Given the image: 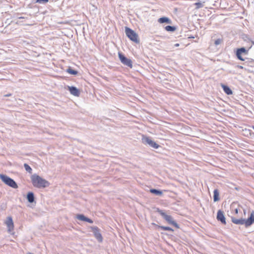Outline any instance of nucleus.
<instances>
[{
	"mask_svg": "<svg viewBox=\"0 0 254 254\" xmlns=\"http://www.w3.org/2000/svg\"><path fill=\"white\" fill-rule=\"evenodd\" d=\"M31 180L33 186L37 188H45L50 185L48 181L37 174L32 175Z\"/></svg>",
	"mask_w": 254,
	"mask_h": 254,
	"instance_id": "obj_1",
	"label": "nucleus"
},
{
	"mask_svg": "<svg viewBox=\"0 0 254 254\" xmlns=\"http://www.w3.org/2000/svg\"><path fill=\"white\" fill-rule=\"evenodd\" d=\"M232 222L237 225H245L246 227H248L254 223V211H253L247 219L244 218L237 219L235 217L231 218Z\"/></svg>",
	"mask_w": 254,
	"mask_h": 254,
	"instance_id": "obj_2",
	"label": "nucleus"
},
{
	"mask_svg": "<svg viewBox=\"0 0 254 254\" xmlns=\"http://www.w3.org/2000/svg\"><path fill=\"white\" fill-rule=\"evenodd\" d=\"M156 211L158 212L163 218L168 222V224H171L175 226L177 228H179V225L173 220L172 217L171 215L166 214L163 210L157 208Z\"/></svg>",
	"mask_w": 254,
	"mask_h": 254,
	"instance_id": "obj_3",
	"label": "nucleus"
},
{
	"mask_svg": "<svg viewBox=\"0 0 254 254\" xmlns=\"http://www.w3.org/2000/svg\"><path fill=\"white\" fill-rule=\"evenodd\" d=\"M125 32L127 36L132 41L138 43L139 40L138 38V35L130 28L126 27Z\"/></svg>",
	"mask_w": 254,
	"mask_h": 254,
	"instance_id": "obj_4",
	"label": "nucleus"
},
{
	"mask_svg": "<svg viewBox=\"0 0 254 254\" xmlns=\"http://www.w3.org/2000/svg\"><path fill=\"white\" fill-rule=\"evenodd\" d=\"M0 179L6 185L9 186L10 187L14 189H16L18 188V186L16 182L12 179L9 178L6 175L0 174Z\"/></svg>",
	"mask_w": 254,
	"mask_h": 254,
	"instance_id": "obj_5",
	"label": "nucleus"
},
{
	"mask_svg": "<svg viewBox=\"0 0 254 254\" xmlns=\"http://www.w3.org/2000/svg\"><path fill=\"white\" fill-rule=\"evenodd\" d=\"M142 142L145 145H148L150 147L154 149H158L160 146L152 140L150 137L142 136Z\"/></svg>",
	"mask_w": 254,
	"mask_h": 254,
	"instance_id": "obj_6",
	"label": "nucleus"
},
{
	"mask_svg": "<svg viewBox=\"0 0 254 254\" xmlns=\"http://www.w3.org/2000/svg\"><path fill=\"white\" fill-rule=\"evenodd\" d=\"M118 55L119 59L123 64L127 66L130 68L132 67V62L130 59L127 58L121 53H119Z\"/></svg>",
	"mask_w": 254,
	"mask_h": 254,
	"instance_id": "obj_7",
	"label": "nucleus"
},
{
	"mask_svg": "<svg viewBox=\"0 0 254 254\" xmlns=\"http://www.w3.org/2000/svg\"><path fill=\"white\" fill-rule=\"evenodd\" d=\"M248 52V50H246L244 47H242L237 50L236 55L239 60L244 61L245 59L242 57V55H247Z\"/></svg>",
	"mask_w": 254,
	"mask_h": 254,
	"instance_id": "obj_8",
	"label": "nucleus"
},
{
	"mask_svg": "<svg viewBox=\"0 0 254 254\" xmlns=\"http://www.w3.org/2000/svg\"><path fill=\"white\" fill-rule=\"evenodd\" d=\"M92 231L94 234L95 237L99 242H102L103 241L102 236L100 232V229L96 226L91 227Z\"/></svg>",
	"mask_w": 254,
	"mask_h": 254,
	"instance_id": "obj_9",
	"label": "nucleus"
},
{
	"mask_svg": "<svg viewBox=\"0 0 254 254\" xmlns=\"http://www.w3.org/2000/svg\"><path fill=\"white\" fill-rule=\"evenodd\" d=\"M216 218L218 221H220L223 224H226V219L223 211L221 210L218 211Z\"/></svg>",
	"mask_w": 254,
	"mask_h": 254,
	"instance_id": "obj_10",
	"label": "nucleus"
},
{
	"mask_svg": "<svg viewBox=\"0 0 254 254\" xmlns=\"http://www.w3.org/2000/svg\"><path fill=\"white\" fill-rule=\"evenodd\" d=\"M5 224L8 228V232L10 233L13 230L14 228L13 220L11 217L7 218Z\"/></svg>",
	"mask_w": 254,
	"mask_h": 254,
	"instance_id": "obj_11",
	"label": "nucleus"
},
{
	"mask_svg": "<svg viewBox=\"0 0 254 254\" xmlns=\"http://www.w3.org/2000/svg\"><path fill=\"white\" fill-rule=\"evenodd\" d=\"M68 89L71 94L78 97L80 95L79 90L74 86H68Z\"/></svg>",
	"mask_w": 254,
	"mask_h": 254,
	"instance_id": "obj_12",
	"label": "nucleus"
},
{
	"mask_svg": "<svg viewBox=\"0 0 254 254\" xmlns=\"http://www.w3.org/2000/svg\"><path fill=\"white\" fill-rule=\"evenodd\" d=\"M158 21L160 23H167V24H172V20L167 17H162L158 19Z\"/></svg>",
	"mask_w": 254,
	"mask_h": 254,
	"instance_id": "obj_13",
	"label": "nucleus"
},
{
	"mask_svg": "<svg viewBox=\"0 0 254 254\" xmlns=\"http://www.w3.org/2000/svg\"><path fill=\"white\" fill-rule=\"evenodd\" d=\"M27 199L30 203H33L35 201V196L34 193L32 192H29L27 194Z\"/></svg>",
	"mask_w": 254,
	"mask_h": 254,
	"instance_id": "obj_14",
	"label": "nucleus"
},
{
	"mask_svg": "<svg viewBox=\"0 0 254 254\" xmlns=\"http://www.w3.org/2000/svg\"><path fill=\"white\" fill-rule=\"evenodd\" d=\"M221 86L227 95H232L233 94L232 90L227 85L222 84Z\"/></svg>",
	"mask_w": 254,
	"mask_h": 254,
	"instance_id": "obj_15",
	"label": "nucleus"
},
{
	"mask_svg": "<svg viewBox=\"0 0 254 254\" xmlns=\"http://www.w3.org/2000/svg\"><path fill=\"white\" fill-rule=\"evenodd\" d=\"M152 225H153L155 226L156 227L159 228L163 230L169 231H172V232L174 231V230L170 227L159 226V225H157V224H155L154 223H152Z\"/></svg>",
	"mask_w": 254,
	"mask_h": 254,
	"instance_id": "obj_16",
	"label": "nucleus"
},
{
	"mask_svg": "<svg viewBox=\"0 0 254 254\" xmlns=\"http://www.w3.org/2000/svg\"><path fill=\"white\" fill-rule=\"evenodd\" d=\"M213 201L216 202L219 200V192L217 189H215L213 192Z\"/></svg>",
	"mask_w": 254,
	"mask_h": 254,
	"instance_id": "obj_17",
	"label": "nucleus"
},
{
	"mask_svg": "<svg viewBox=\"0 0 254 254\" xmlns=\"http://www.w3.org/2000/svg\"><path fill=\"white\" fill-rule=\"evenodd\" d=\"M150 191L152 193H153L158 196L161 195L163 194L162 191L161 190L154 189H151L150 190Z\"/></svg>",
	"mask_w": 254,
	"mask_h": 254,
	"instance_id": "obj_18",
	"label": "nucleus"
},
{
	"mask_svg": "<svg viewBox=\"0 0 254 254\" xmlns=\"http://www.w3.org/2000/svg\"><path fill=\"white\" fill-rule=\"evenodd\" d=\"M176 27L174 26L168 25L165 27V29L168 32H174L176 30Z\"/></svg>",
	"mask_w": 254,
	"mask_h": 254,
	"instance_id": "obj_19",
	"label": "nucleus"
},
{
	"mask_svg": "<svg viewBox=\"0 0 254 254\" xmlns=\"http://www.w3.org/2000/svg\"><path fill=\"white\" fill-rule=\"evenodd\" d=\"M66 71L72 75H76L78 73L77 71L73 69L70 67L66 69Z\"/></svg>",
	"mask_w": 254,
	"mask_h": 254,
	"instance_id": "obj_20",
	"label": "nucleus"
},
{
	"mask_svg": "<svg viewBox=\"0 0 254 254\" xmlns=\"http://www.w3.org/2000/svg\"><path fill=\"white\" fill-rule=\"evenodd\" d=\"M87 218V217H85L83 214H78L76 216V218L77 219L85 222L86 221Z\"/></svg>",
	"mask_w": 254,
	"mask_h": 254,
	"instance_id": "obj_21",
	"label": "nucleus"
},
{
	"mask_svg": "<svg viewBox=\"0 0 254 254\" xmlns=\"http://www.w3.org/2000/svg\"><path fill=\"white\" fill-rule=\"evenodd\" d=\"M24 168H25V170L27 172H28L30 174H32V168L30 167V166L29 165H28L27 164L25 163L24 164Z\"/></svg>",
	"mask_w": 254,
	"mask_h": 254,
	"instance_id": "obj_22",
	"label": "nucleus"
},
{
	"mask_svg": "<svg viewBox=\"0 0 254 254\" xmlns=\"http://www.w3.org/2000/svg\"><path fill=\"white\" fill-rule=\"evenodd\" d=\"M222 42V39H217L214 41V44L216 46H217L219 44H220Z\"/></svg>",
	"mask_w": 254,
	"mask_h": 254,
	"instance_id": "obj_23",
	"label": "nucleus"
},
{
	"mask_svg": "<svg viewBox=\"0 0 254 254\" xmlns=\"http://www.w3.org/2000/svg\"><path fill=\"white\" fill-rule=\"evenodd\" d=\"M195 5L196 6V8H200L203 6V4L201 2H196Z\"/></svg>",
	"mask_w": 254,
	"mask_h": 254,
	"instance_id": "obj_24",
	"label": "nucleus"
},
{
	"mask_svg": "<svg viewBox=\"0 0 254 254\" xmlns=\"http://www.w3.org/2000/svg\"><path fill=\"white\" fill-rule=\"evenodd\" d=\"M49 0H36V2L39 3H46L48 2Z\"/></svg>",
	"mask_w": 254,
	"mask_h": 254,
	"instance_id": "obj_25",
	"label": "nucleus"
},
{
	"mask_svg": "<svg viewBox=\"0 0 254 254\" xmlns=\"http://www.w3.org/2000/svg\"><path fill=\"white\" fill-rule=\"evenodd\" d=\"M86 222H88L89 223H93V221L91 219H89L88 218H87Z\"/></svg>",
	"mask_w": 254,
	"mask_h": 254,
	"instance_id": "obj_26",
	"label": "nucleus"
},
{
	"mask_svg": "<svg viewBox=\"0 0 254 254\" xmlns=\"http://www.w3.org/2000/svg\"><path fill=\"white\" fill-rule=\"evenodd\" d=\"M235 212H236V213H237V214L238 213V209H235Z\"/></svg>",
	"mask_w": 254,
	"mask_h": 254,
	"instance_id": "obj_27",
	"label": "nucleus"
},
{
	"mask_svg": "<svg viewBox=\"0 0 254 254\" xmlns=\"http://www.w3.org/2000/svg\"><path fill=\"white\" fill-rule=\"evenodd\" d=\"M238 67H239L240 68H243V67L242 65H239V66H238Z\"/></svg>",
	"mask_w": 254,
	"mask_h": 254,
	"instance_id": "obj_28",
	"label": "nucleus"
},
{
	"mask_svg": "<svg viewBox=\"0 0 254 254\" xmlns=\"http://www.w3.org/2000/svg\"><path fill=\"white\" fill-rule=\"evenodd\" d=\"M10 95V94H7V95H5V96H9Z\"/></svg>",
	"mask_w": 254,
	"mask_h": 254,
	"instance_id": "obj_29",
	"label": "nucleus"
},
{
	"mask_svg": "<svg viewBox=\"0 0 254 254\" xmlns=\"http://www.w3.org/2000/svg\"><path fill=\"white\" fill-rule=\"evenodd\" d=\"M179 46L178 44H176V46Z\"/></svg>",
	"mask_w": 254,
	"mask_h": 254,
	"instance_id": "obj_30",
	"label": "nucleus"
},
{
	"mask_svg": "<svg viewBox=\"0 0 254 254\" xmlns=\"http://www.w3.org/2000/svg\"><path fill=\"white\" fill-rule=\"evenodd\" d=\"M27 254H32L31 253H28Z\"/></svg>",
	"mask_w": 254,
	"mask_h": 254,
	"instance_id": "obj_31",
	"label": "nucleus"
},
{
	"mask_svg": "<svg viewBox=\"0 0 254 254\" xmlns=\"http://www.w3.org/2000/svg\"><path fill=\"white\" fill-rule=\"evenodd\" d=\"M19 18H23V17H20Z\"/></svg>",
	"mask_w": 254,
	"mask_h": 254,
	"instance_id": "obj_32",
	"label": "nucleus"
},
{
	"mask_svg": "<svg viewBox=\"0 0 254 254\" xmlns=\"http://www.w3.org/2000/svg\"><path fill=\"white\" fill-rule=\"evenodd\" d=\"M252 128H253L254 129V126H253V127H252Z\"/></svg>",
	"mask_w": 254,
	"mask_h": 254,
	"instance_id": "obj_33",
	"label": "nucleus"
},
{
	"mask_svg": "<svg viewBox=\"0 0 254 254\" xmlns=\"http://www.w3.org/2000/svg\"><path fill=\"white\" fill-rule=\"evenodd\" d=\"M253 45H254V42H252Z\"/></svg>",
	"mask_w": 254,
	"mask_h": 254,
	"instance_id": "obj_34",
	"label": "nucleus"
}]
</instances>
